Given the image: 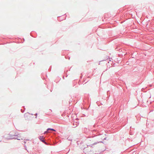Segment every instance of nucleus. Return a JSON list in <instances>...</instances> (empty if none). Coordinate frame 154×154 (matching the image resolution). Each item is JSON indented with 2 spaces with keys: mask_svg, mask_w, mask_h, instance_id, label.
<instances>
[{
  "mask_svg": "<svg viewBox=\"0 0 154 154\" xmlns=\"http://www.w3.org/2000/svg\"><path fill=\"white\" fill-rule=\"evenodd\" d=\"M39 139L42 141L44 142L45 144H47L46 142H44V137L43 136H40V137Z\"/></svg>",
  "mask_w": 154,
  "mask_h": 154,
  "instance_id": "1",
  "label": "nucleus"
},
{
  "mask_svg": "<svg viewBox=\"0 0 154 154\" xmlns=\"http://www.w3.org/2000/svg\"><path fill=\"white\" fill-rule=\"evenodd\" d=\"M49 130H51L53 131H55V130L53 129H51V128H48L47 131H48Z\"/></svg>",
  "mask_w": 154,
  "mask_h": 154,
  "instance_id": "2",
  "label": "nucleus"
},
{
  "mask_svg": "<svg viewBox=\"0 0 154 154\" xmlns=\"http://www.w3.org/2000/svg\"><path fill=\"white\" fill-rule=\"evenodd\" d=\"M46 132H47V131L45 132V133Z\"/></svg>",
  "mask_w": 154,
  "mask_h": 154,
  "instance_id": "3",
  "label": "nucleus"
}]
</instances>
